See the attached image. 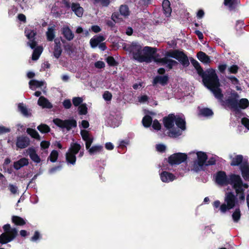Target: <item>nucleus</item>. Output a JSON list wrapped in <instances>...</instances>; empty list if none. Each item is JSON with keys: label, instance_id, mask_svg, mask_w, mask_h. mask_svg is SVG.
<instances>
[{"label": "nucleus", "instance_id": "f257e3e1", "mask_svg": "<svg viewBox=\"0 0 249 249\" xmlns=\"http://www.w3.org/2000/svg\"><path fill=\"white\" fill-rule=\"evenodd\" d=\"M130 51L133 53L135 59L139 62H150L152 59L161 65H166L169 69L177 64V62L169 57H173L178 60L183 66H187L189 62L186 55L181 52L174 50L170 51L165 53V57L158 58L156 57V49L149 47H145L142 49V46L136 42L131 44L129 48Z\"/></svg>", "mask_w": 249, "mask_h": 249}, {"label": "nucleus", "instance_id": "f03ea898", "mask_svg": "<svg viewBox=\"0 0 249 249\" xmlns=\"http://www.w3.org/2000/svg\"><path fill=\"white\" fill-rule=\"evenodd\" d=\"M191 63L197 71L198 74L202 77L205 86L212 91L215 98L221 101L223 94L219 88L220 83L215 70L210 69L204 72L203 69L196 60L192 59Z\"/></svg>", "mask_w": 249, "mask_h": 249}, {"label": "nucleus", "instance_id": "7ed1b4c3", "mask_svg": "<svg viewBox=\"0 0 249 249\" xmlns=\"http://www.w3.org/2000/svg\"><path fill=\"white\" fill-rule=\"evenodd\" d=\"M216 183L219 185H226L230 184L235 190L237 196L241 200H244L245 195L244 190L248 188V185L243 183L240 177L238 175H231L228 178L224 172H219L215 175Z\"/></svg>", "mask_w": 249, "mask_h": 249}, {"label": "nucleus", "instance_id": "20e7f679", "mask_svg": "<svg viewBox=\"0 0 249 249\" xmlns=\"http://www.w3.org/2000/svg\"><path fill=\"white\" fill-rule=\"evenodd\" d=\"M164 126L169 130V135L176 137L181 135L182 131L185 129L184 118L179 116L170 114L163 119Z\"/></svg>", "mask_w": 249, "mask_h": 249}, {"label": "nucleus", "instance_id": "39448f33", "mask_svg": "<svg viewBox=\"0 0 249 249\" xmlns=\"http://www.w3.org/2000/svg\"><path fill=\"white\" fill-rule=\"evenodd\" d=\"M81 146L77 142H72L66 154V160L68 163L74 165L76 162V154L79 152V157H82L84 155V149L81 150Z\"/></svg>", "mask_w": 249, "mask_h": 249}, {"label": "nucleus", "instance_id": "423d86ee", "mask_svg": "<svg viewBox=\"0 0 249 249\" xmlns=\"http://www.w3.org/2000/svg\"><path fill=\"white\" fill-rule=\"evenodd\" d=\"M3 232L0 235V243L6 244L13 240L18 235V230L7 224L3 226Z\"/></svg>", "mask_w": 249, "mask_h": 249}, {"label": "nucleus", "instance_id": "0eeeda50", "mask_svg": "<svg viewBox=\"0 0 249 249\" xmlns=\"http://www.w3.org/2000/svg\"><path fill=\"white\" fill-rule=\"evenodd\" d=\"M191 155H196L197 158V160L194 163V170L196 171L200 170L205 164H213L214 161V160L209 161L208 163H206L207 156L204 152H197L196 153L193 152Z\"/></svg>", "mask_w": 249, "mask_h": 249}, {"label": "nucleus", "instance_id": "6e6552de", "mask_svg": "<svg viewBox=\"0 0 249 249\" xmlns=\"http://www.w3.org/2000/svg\"><path fill=\"white\" fill-rule=\"evenodd\" d=\"M236 204L235 197L232 193H226L225 197V203L220 207L221 212L225 213L228 210L232 209Z\"/></svg>", "mask_w": 249, "mask_h": 249}, {"label": "nucleus", "instance_id": "1a4fd4ad", "mask_svg": "<svg viewBox=\"0 0 249 249\" xmlns=\"http://www.w3.org/2000/svg\"><path fill=\"white\" fill-rule=\"evenodd\" d=\"M53 122L58 126L66 128L67 130L76 127L77 124L76 121L73 119L62 120L59 119H55L53 120Z\"/></svg>", "mask_w": 249, "mask_h": 249}, {"label": "nucleus", "instance_id": "9d476101", "mask_svg": "<svg viewBox=\"0 0 249 249\" xmlns=\"http://www.w3.org/2000/svg\"><path fill=\"white\" fill-rule=\"evenodd\" d=\"M187 159L186 155L183 153L174 154L169 158V162L171 165L178 164L185 161Z\"/></svg>", "mask_w": 249, "mask_h": 249}, {"label": "nucleus", "instance_id": "9b49d317", "mask_svg": "<svg viewBox=\"0 0 249 249\" xmlns=\"http://www.w3.org/2000/svg\"><path fill=\"white\" fill-rule=\"evenodd\" d=\"M25 34L29 40L28 45L33 49L36 45V42L34 40V37L36 35V32L31 27H28L25 29Z\"/></svg>", "mask_w": 249, "mask_h": 249}, {"label": "nucleus", "instance_id": "f8f14e48", "mask_svg": "<svg viewBox=\"0 0 249 249\" xmlns=\"http://www.w3.org/2000/svg\"><path fill=\"white\" fill-rule=\"evenodd\" d=\"M238 94L234 91L226 101V104L232 108H237L238 107Z\"/></svg>", "mask_w": 249, "mask_h": 249}, {"label": "nucleus", "instance_id": "ddd939ff", "mask_svg": "<svg viewBox=\"0 0 249 249\" xmlns=\"http://www.w3.org/2000/svg\"><path fill=\"white\" fill-rule=\"evenodd\" d=\"M80 134L82 139L85 142L86 149H89L93 141V136L89 131L84 129H81Z\"/></svg>", "mask_w": 249, "mask_h": 249}, {"label": "nucleus", "instance_id": "4468645a", "mask_svg": "<svg viewBox=\"0 0 249 249\" xmlns=\"http://www.w3.org/2000/svg\"><path fill=\"white\" fill-rule=\"evenodd\" d=\"M160 177L161 180L164 182H169L173 181L176 178L173 174L166 171L162 172Z\"/></svg>", "mask_w": 249, "mask_h": 249}, {"label": "nucleus", "instance_id": "2eb2a0df", "mask_svg": "<svg viewBox=\"0 0 249 249\" xmlns=\"http://www.w3.org/2000/svg\"><path fill=\"white\" fill-rule=\"evenodd\" d=\"M31 159L35 163H39L41 161V159L39 156L36 154L35 150L32 148H29L27 151Z\"/></svg>", "mask_w": 249, "mask_h": 249}, {"label": "nucleus", "instance_id": "dca6fc26", "mask_svg": "<svg viewBox=\"0 0 249 249\" xmlns=\"http://www.w3.org/2000/svg\"><path fill=\"white\" fill-rule=\"evenodd\" d=\"M29 140L26 137H19L17 139V146L19 148H24L29 144Z\"/></svg>", "mask_w": 249, "mask_h": 249}, {"label": "nucleus", "instance_id": "f3484780", "mask_svg": "<svg viewBox=\"0 0 249 249\" xmlns=\"http://www.w3.org/2000/svg\"><path fill=\"white\" fill-rule=\"evenodd\" d=\"M105 39V38L101 35L96 36L92 37L90 40V44L92 48H95L101 42L103 41Z\"/></svg>", "mask_w": 249, "mask_h": 249}, {"label": "nucleus", "instance_id": "a211bd4d", "mask_svg": "<svg viewBox=\"0 0 249 249\" xmlns=\"http://www.w3.org/2000/svg\"><path fill=\"white\" fill-rule=\"evenodd\" d=\"M71 9L75 14L78 17H82L84 12L83 8L80 6V4L76 3H72Z\"/></svg>", "mask_w": 249, "mask_h": 249}, {"label": "nucleus", "instance_id": "6ab92c4d", "mask_svg": "<svg viewBox=\"0 0 249 249\" xmlns=\"http://www.w3.org/2000/svg\"><path fill=\"white\" fill-rule=\"evenodd\" d=\"M62 31L64 36L67 39L71 40L73 38L74 35L69 27L67 26H63Z\"/></svg>", "mask_w": 249, "mask_h": 249}, {"label": "nucleus", "instance_id": "aec40b11", "mask_svg": "<svg viewBox=\"0 0 249 249\" xmlns=\"http://www.w3.org/2000/svg\"><path fill=\"white\" fill-rule=\"evenodd\" d=\"M28 160L26 158H23L14 162V167L16 170H18L23 166L28 165Z\"/></svg>", "mask_w": 249, "mask_h": 249}, {"label": "nucleus", "instance_id": "412c9836", "mask_svg": "<svg viewBox=\"0 0 249 249\" xmlns=\"http://www.w3.org/2000/svg\"><path fill=\"white\" fill-rule=\"evenodd\" d=\"M38 105L43 108H51L52 105L50 102L44 97L41 96L38 100Z\"/></svg>", "mask_w": 249, "mask_h": 249}, {"label": "nucleus", "instance_id": "4be33fe9", "mask_svg": "<svg viewBox=\"0 0 249 249\" xmlns=\"http://www.w3.org/2000/svg\"><path fill=\"white\" fill-rule=\"evenodd\" d=\"M162 7L165 16L169 17L172 11L170 1L168 0H164L162 2Z\"/></svg>", "mask_w": 249, "mask_h": 249}, {"label": "nucleus", "instance_id": "5701e85b", "mask_svg": "<svg viewBox=\"0 0 249 249\" xmlns=\"http://www.w3.org/2000/svg\"><path fill=\"white\" fill-rule=\"evenodd\" d=\"M197 58L205 64H208L211 62L210 57L202 52H199L197 54Z\"/></svg>", "mask_w": 249, "mask_h": 249}, {"label": "nucleus", "instance_id": "b1692460", "mask_svg": "<svg viewBox=\"0 0 249 249\" xmlns=\"http://www.w3.org/2000/svg\"><path fill=\"white\" fill-rule=\"evenodd\" d=\"M168 80V78L167 76H159L156 77L153 81V84H156L159 83L162 85H165Z\"/></svg>", "mask_w": 249, "mask_h": 249}, {"label": "nucleus", "instance_id": "393cba45", "mask_svg": "<svg viewBox=\"0 0 249 249\" xmlns=\"http://www.w3.org/2000/svg\"><path fill=\"white\" fill-rule=\"evenodd\" d=\"M44 85V82L35 80H31L29 82L30 88L32 90H35L37 88L43 86Z\"/></svg>", "mask_w": 249, "mask_h": 249}, {"label": "nucleus", "instance_id": "a878e982", "mask_svg": "<svg viewBox=\"0 0 249 249\" xmlns=\"http://www.w3.org/2000/svg\"><path fill=\"white\" fill-rule=\"evenodd\" d=\"M43 51V48L41 46H38L36 48L32 54V59L33 60H36L39 57Z\"/></svg>", "mask_w": 249, "mask_h": 249}, {"label": "nucleus", "instance_id": "bb28decb", "mask_svg": "<svg viewBox=\"0 0 249 249\" xmlns=\"http://www.w3.org/2000/svg\"><path fill=\"white\" fill-rule=\"evenodd\" d=\"M87 149L88 150V151L90 155H93L102 151L103 150V146L99 145H94L90 148L89 147V149Z\"/></svg>", "mask_w": 249, "mask_h": 249}, {"label": "nucleus", "instance_id": "cd10ccee", "mask_svg": "<svg viewBox=\"0 0 249 249\" xmlns=\"http://www.w3.org/2000/svg\"><path fill=\"white\" fill-rule=\"evenodd\" d=\"M55 42V45L54 48L53 55L55 58H58L61 54L62 49L60 43L59 42L57 43L56 40Z\"/></svg>", "mask_w": 249, "mask_h": 249}, {"label": "nucleus", "instance_id": "c85d7f7f", "mask_svg": "<svg viewBox=\"0 0 249 249\" xmlns=\"http://www.w3.org/2000/svg\"><path fill=\"white\" fill-rule=\"evenodd\" d=\"M242 176L245 180H249V168L248 165H242L241 167Z\"/></svg>", "mask_w": 249, "mask_h": 249}, {"label": "nucleus", "instance_id": "c756f323", "mask_svg": "<svg viewBox=\"0 0 249 249\" xmlns=\"http://www.w3.org/2000/svg\"><path fill=\"white\" fill-rule=\"evenodd\" d=\"M18 108L19 111L25 116H29L31 115V113L28 110L26 107L22 104H19L18 106Z\"/></svg>", "mask_w": 249, "mask_h": 249}, {"label": "nucleus", "instance_id": "7c9ffc66", "mask_svg": "<svg viewBox=\"0 0 249 249\" xmlns=\"http://www.w3.org/2000/svg\"><path fill=\"white\" fill-rule=\"evenodd\" d=\"M12 220L13 222L17 225L21 226L26 223L25 221L23 218L18 216H13Z\"/></svg>", "mask_w": 249, "mask_h": 249}, {"label": "nucleus", "instance_id": "2f4dec72", "mask_svg": "<svg viewBox=\"0 0 249 249\" xmlns=\"http://www.w3.org/2000/svg\"><path fill=\"white\" fill-rule=\"evenodd\" d=\"M243 160V157L241 155H237L232 158L231 165H238L241 163Z\"/></svg>", "mask_w": 249, "mask_h": 249}, {"label": "nucleus", "instance_id": "473e14b6", "mask_svg": "<svg viewBox=\"0 0 249 249\" xmlns=\"http://www.w3.org/2000/svg\"><path fill=\"white\" fill-rule=\"evenodd\" d=\"M54 27H49L46 33L47 39L49 41H52L54 37Z\"/></svg>", "mask_w": 249, "mask_h": 249}, {"label": "nucleus", "instance_id": "72a5a7b5", "mask_svg": "<svg viewBox=\"0 0 249 249\" xmlns=\"http://www.w3.org/2000/svg\"><path fill=\"white\" fill-rule=\"evenodd\" d=\"M120 12L121 15L124 17H128L130 13L128 7L123 5L120 6Z\"/></svg>", "mask_w": 249, "mask_h": 249}, {"label": "nucleus", "instance_id": "f704fd0d", "mask_svg": "<svg viewBox=\"0 0 249 249\" xmlns=\"http://www.w3.org/2000/svg\"><path fill=\"white\" fill-rule=\"evenodd\" d=\"M249 105V102L248 99L243 98L240 101H238V107L245 109L247 108Z\"/></svg>", "mask_w": 249, "mask_h": 249}, {"label": "nucleus", "instance_id": "c9c22d12", "mask_svg": "<svg viewBox=\"0 0 249 249\" xmlns=\"http://www.w3.org/2000/svg\"><path fill=\"white\" fill-rule=\"evenodd\" d=\"M240 217V210L239 208H237L232 214V219L235 222H237L239 220Z\"/></svg>", "mask_w": 249, "mask_h": 249}, {"label": "nucleus", "instance_id": "e433bc0d", "mask_svg": "<svg viewBox=\"0 0 249 249\" xmlns=\"http://www.w3.org/2000/svg\"><path fill=\"white\" fill-rule=\"evenodd\" d=\"M199 113L202 116L207 117L212 116L213 114L212 110L207 108H204L200 109Z\"/></svg>", "mask_w": 249, "mask_h": 249}, {"label": "nucleus", "instance_id": "4c0bfd02", "mask_svg": "<svg viewBox=\"0 0 249 249\" xmlns=\"http://www.w3.org/2000/svg\"><path fill=\"white\" fill-rule=\"evenodd\" d=\"M152 118L149 116H145L142 119V124L144 127H147L150 126L152 123Z\"/></svg>", "mask_w": 249, "mask_h": 249}, {"label": "nucleus", "instance_id": "58836bf2", "mask_svg": "<svg viewBox=\"0 0 249 249\" xmlns=\"http://www.w3.org/2000/svg\"><path fill=\"white\" fill-rule=\"evenodd\" d=\"M58 156V152L56 150H53L51 152L48 157V160H50L53 162H55L57 160Z\"/></svg>", "mask_w": 249, "mask_h": 249}, {"label": "nucleus", "instance_id": "ea45409f", "mask_svg": "<svg viewBox=\"0 0 249 249\" xmlns=\"http://www.w3.org/2000/svg\"><path fill=\"white\" fill-rule=\"evenodd\" d=\"M27 132L28 134H29L32 137L35 138L36 139L39 140L40 139V136L38 133V132L31 128H28L27 129Z\"/></svg>", "mask_w": 249, "mask_h": 249}, {"label": "nucleus", "instance_id": "a19ab883", "mask_svg": "<svg viewBox=\"0 0 249 249\" xmlns=\"http://www.w3.org/2000/svg\"><path fill=\"white\" fill-rule=\"evenodd\" d=\"M38 130L41 133H47L50 131V127L46 124H41L37 126Z\"/></svg>", "mask_w": 249, "mask_h": 249}, {"label": "nucleus", "instance_id": "79ce46f5", "mask_svg": "<svg viewBox=\"0 0 249 249\" xmlns=\"http://www.w3.org/2000/svg\"><path fill=\"white\" fill-rule=\"evenodd\" d=\"M78 110L80 114L85 115L87 113V107L85 104L81 105L79 107Z\"/></svg>", "mask_w": 249, "mask_h": 249}, {"label": "nucleus", "instance_id": "37998d69", "mask_svg": "<svg viewBox=\"0 0 249 249\" xmlns=\"http://www.w3.org/2000/svg\"><path fill=\"white\" fill-rule=\"evenodd\" d=\"M235 3H237L235 0H224V4L229 6L231 9L233 8Z\"/></svg>", "mask_w": 249, "mask_h": 249}, {"label": "nucleus", "instance_id": "c03bdc74", "mask_svg": "<svg viewBox=\"0 0 249 249\" xmlns=\"http://www.w3.org/2000/svg\"><path fill=\"white\" fill-rule=\"evenodd\" d=\"M83 101V98L79 97H74L72 99L73 104L76 107L79 106L81 103H82Z\"/></svg>", "mask_w": 249, "mask_h": 249}, {"label": "nucleus", "instance_id": "a18cd8bd", "mask_svg": "<svg viewBox=\"0 0 249 249\" xmlns=\"http://www.w3.org/2000/svg\"><path fill=\"white\" fill-rule=\"evenodd\" d=\"M111 18L112 20L115 23L119 22L122 21V19L120 17V15L116 13H114L112 14Z\"/></svg>", "mask_w": 249, "mask_h": 249}, {"label": "nucleus", "instance_id": "49530a36", "mask_svg": "<svg viewBox=\"0 0 249 249\" xmlns=\"http://www.w3.org/2000/svg\"><path fill=\"white\" fill-rule=\"evenodd\" d=\"M152 127L155 130H159L161 128V125L157 120H155L153 122Z\"/></svg>", "mask_w": 249, "mask_h": 249}, {"label": "nucleus", "instance_id": "de8ad7c7", "mask_svg": "<svg viewBox=\"0 0 249 249\" xmlns=\"http://www.w3.org/2000/svg\"><path fill=\"white\" fill-rule=\"evenodd\" d=\"M103 98L106 101H110L112 98V94L108 91H106L103 94Z\"/></svg>", "mask_w": 249, "mask_h": 249}, {"label": "nucleus", "instance_id": "09e8293b", "mask_svg": "<svg viewBox=\"0 0 249 249\" xmlns=\"http://www.w3.org/2000/svg\"><path fill=\"white\" fill-rule=\"evenodd\" d=\"M95 3L100 2L103 6H107L110 3L109 0H94Z\"/></svg>", "mask_w": 249, "mask_h": 249}, {"label": "nucleus", "instance_id": "8fccbe9b", "mask_svg": "<svg viewBox=\"0 0 249 249\" xmlns=\"http://www.w3.org/2000/svg\"><path fill=\"white\" fill-rule=\"evenodd\" d=\"M89 126V123L87 121L83 120L81 124H79V127L80 128H87Z\"/></svg>", "mask_w": 249, "mask_h": 249}, {"label": "nucleus", "instance_id": "3c124183", "mask_svg": "<svg viewBox=\"0 0 249 249\" xmlns=\"http://www.w3.org/2000/svg\"><path fill=\"white\" fill-rule=\"evenodd\" d=\"M241 122L249 130V120L246 118H243L241 120Z\"/></svg>", "mask_w": 249, "mask_h": 249}, {"label": "nucleus", "instance_id": "603ef678", "mask_svg": "<svg viewBox=\"0 0 249 249\" xmlns=\"http://www.w3.org/2000/svg\"><path fill=\"white\" fill-rule=\"evenodd\" d=\"M9 189L10 191V192L13 194H16L18 192L17 187L14 185H9Z\"/></svg>", "mask_w": 249, "mask_h": 249}, {"label": "nucleus", "instance_id": "864d4df0", "mask_svg": "<svg viewBox=\"0 0 249 249\" xmlns=\"http://www.w3.org/2000/svg\"><path fill=\"white\" fill-rule=\"evenodd\" d=\"M107 63L111 66H114L116 64L114 59L111 56L108 57L107 59Z\"/></svg>", "mask_w": 249, "mask_h": 249}, {"label": "nucleus", "instance_id": "5fc2aeb1", "mask_svg": "<svg viewBox=\"0 0 249 249\" xmlns=\"http://www.w3.org/2000/svg\"><path fill=\"white\" fill-rule=\"evenodd\" d=\"M95 67L98 69H101L105 67V63L101 61H98L95 63Z\"/></svg>", "mask_w": 249, "mask_h": 249}, {"label": "nucleus", "instance_id": "6e6d98bb", "mask_svg": "<svg viewBox=\"0 0 249 249\" xmlns=\"http://www.w3.org/2000/svg\"><path fill=\"white\" fill-rule=\"evenodd\" d=\"M238 69V68L236 65H233L229 68V70L231 73H236Z\"/></svg>", "mask_w": 249, "mask_h": 249}, {"label": "nucleus", "instance_id": "4d7b16f0", "mask_svg": "<svg viewBox=\"0 0 249 249\" xmlns=\"http://www.w3.org/2000/svg\"><path fill=\"white\" fill-rule=\"evenodd\" d=\"M148 100V97L146 95H142L138 97L139 102L141 103L146 102Z\"/></svg>", "mask_w": 249, "mask_h": 249}, {"label": "nucleus", "instance_id": "13d9d810", "mask_svg": "<svg viewBox=\"0 0 249 249\" xmlns=\"http://www.w3.org/2000/svg\"><path fill=\"white\" fill-rule=\"evenodd\" d=\"M50 142L48 141H42L40 143V146L43 149H46L49 147Z\"/></svg>", "mask_w": 249, "mask_h": 249}, {"label": "nucleus", "instance_id": "bf43d9fd", "mask_svg": "<svg viewBox=\"0 0 249 249\" xmlns=\"http://www.w3.org/2000/svg\"><path fill=\"white\" fill-rule=\"evenodd\" d=\"M165 146L163 144H158L156 146L157 151L159 152H163L165 150Z\"/></svg>", "mask_w": 249, "mask_h": 249}, {"label": "nucleus", "instance_id": "052dcab7", "mask_svg": "<svg viewBox=\"0 0 249 249\" xmlns=\"http://www.w3.org/2000/svg\"><path fill=\"white\" fill-rule=\"evenodd\" d=\"M9 131H10L9 128L5 127L3 126H0V134L9 132Z\"/></svg>", "mask_w": 249, "mask_h": 249}, {"label": "nucleus", "instance_id": "680f3d73", "mask_svg": "<svg viewBox=\"0 0 249 249\" xmlns=\"http://www.w3.org/2000/svg\"><path fill=\"white\" fill-rule=\"evenodd\" d=\"M63 104L66 108H70V107H71V101L70 100H65L63 102Z\"/></svg>", "mask_w": 249, "mask_h": 249}, {"label": "nucleus", "instance_id": "e2e57ef3", "mask_svg": "<svg viewBox=\"0 0 249 249\" xmlns=\"http://www.w3.org/2000/svg\"><path fill=\"white\" fill-rule=\"evenodd\" d=\"M105 147L108 150H112L114 148L113 144L111 142H107L105 144Z\"/></svg>", "mask_w": 249, "mask_h": 249}, {"label": "nucleus", "instance_id": "0e129e2a", "mask_svg": "<svg viewBox=\"0 0 249 249\" xmlns=\"http://www.w3.org/2000/svg\"><path fill=\"white\" fill-rule=\"evenodd\" d=\"M226 68H227V65L226 64H220L218 66V70L221 72H224V71L226 69Z\"/></svg>", "mask_w": 249, "mask_h": 249}, {"label": "nucleus", "instance_id": "69168bd1", "mask_svg": "<svg viewBox=\"0 0 249 249\" xmlns=\"http://www.w3.org/2000/svg\"><path fill=\"white\" fill-rule=\"evenodd\" d=\"M91 30L94 33H98L101 31V29L99 26L97 25H94L91 27Z\"/></svg>", "mask_w": 249, "mask_h": 249}, {"label": "nucleus", "instance_id": "338daca9", "mask_svg": "<svg viewBox=\"0 0 249 249\" xmlns=\"http://www.w3.org/2000/svg\"><path fill=\"white\" fill-rule=\"evenodd\" d=\"M39 238V233L37 231H36L34 235L32 237V241H36Z\"/></svg>", "mask_w": 249, "mask_h": 249}, {"label": "nucleus", "instance_id": "774afa93", "mask_svg": "<svg viewBox=\"0 0 249 249\" xmlns=\"http://www.w3.org/2000/svg\"><path fill=\"white\" fill-rule=\"evenodd\" d=\"M229 78L231 80L232 84L235 85L238 83V80L234 76L229 77Z\"/></svg>", "mask_w": 249, "mask_h": 249}]
</instances>
